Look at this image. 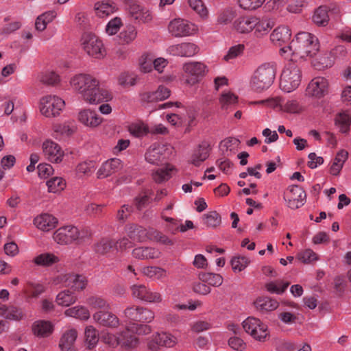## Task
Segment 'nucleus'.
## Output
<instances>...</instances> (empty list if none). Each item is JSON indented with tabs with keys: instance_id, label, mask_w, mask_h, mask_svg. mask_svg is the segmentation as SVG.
<instances>
[{
	"instance_id": "obj_23",
	"label": "nucleus",
	"mask_w": 351,
	"mask_h": 351,
	"mask_svg": "<svg viewBox=\"0 0 351 351\" xmlns=\"http://www.w3.org/2000/svg\"><path fill=\"white\" fill-rule=\"evenodd\" d=\"M78 120L84 125L90 128L97 127L102 122V118L97 112L90 109L81 110L78 114Z\"/></svg>"
},
{
	"instance_id": "obj_22",
	"label": "nucleus",
	"mask_w": 351,
	"mask_h": 351,
	"mask_svg": "<svg viewBox=\"0 0 351 351\" xmlns=\"http://www.w3.org/2000/svg\"><path fill=\"white\" fill-rule=\"evenodd\" d=\"M60 280L65 287H70L74 290L81 291L87 285L86 278L81 275L66 274L61 275Z\"/></svg>"
},
{
	"instance_id": "obj_16",
	"label": "nucleus",
	"mask_w": 351,
	"mask_h": 351,
	"mask_svg": "<svg viewBox=\"0 0 351 351\" xmlns=\"http://www.w3.org/2000/svg\"><path fill=\"white\" fill-rule=\"evenodd\" d=\"M119 347L123 351H132L138 348L140 340L132 330L130 325L119 332Z\"/></svg>"
},
{
	"instance_id": "obj_46",
	"label": "nucleus",
	"mask_w": 351,
	"mask_h": 351,
	"mask_svg": "<svg viewBox=\"0 0 351 351\" xmlns=\"http://www.w3.org/2000/svg\"><path fill=\"white\" fill-rule=\"evenodd\" d=\"M86 303L93 308H99L104 311L110 308L109 303L104 298L97 295L89 297L86 300Z\"/></svg>"
},
{
	"instance_id": "obj_52",
	"label": "nucleus",
	"mask_w": 351,
	"mask_h": 351,
	"mask_svg": "<svg viewBox=\"0 0 351 351\" xmlns=\"http://www.w3.org/2000/svg\"><path fill=\"white\" fill-rule=\"evenodd\" d=\"M47 185L49 192L57 193L64 189L66 182L62 178L54 177L47 182Z\"/></svg>"
},
{
	"instance_id": "obj_47",
	"label": "nucleus",
	"mask_w": 351,
	"mask_h": 351,
	"mask_svg": "<svg viewBox=\"0 0 351 351\" xmlns=\"http://www.w3.org/2000/svg\"><path fill=\"white\" fill-rule=\"evenodd\" d=\"M256 25L254 27V34L257 37L267 34L272 28L273 25L267 19L260 20L256 17Z\"/></svg>"
},
{
	"instance_id": "obj_61",
	"label": "nucleus",
	"mask_w": 351,
	"mask_h": 351,
	"mask_svg": "<svg viewBox=\"0 0 351 351\" xmlns=\"http://www.w3.org/2000/svg\"><path fill=\"white\" fill-rule=\"evenodd\" d=\"M130 326L134 334H137L138 335H149L152 330V327L147 324L132 323Z\"/></svg>"
},
{
	"instance_id": "obj_34",
	"label": "nucleus",
	"mask_w": 351,
	"mask_h": 351,
	"mask_svg": "<svg viewBox=\"0 0 351 351\" xmlns=\"http://www.w3.org/2000/svg\"><path fill=\"white\" fill-rule=\"evenodd\" d=\"M348 152L345 149L339 150L330 166V173L333 176H338L341 172L344 163L348 158Z\"/></svg>"
},
{
	"instance_id": "obj_28",
	"label": "nucleus",
	"mask_w": 351,
	"mask_h": 351,
	"mask_svg": "<svg viewBox=\"0 0 351 351\" xmlns=\"http://www.w3.org/2000/svg\"><path fill=\"white\" fill-rule=\"evenodd\" d=\"M256 16H243L235 20L234 22V27L239 33H249L254 29V27H256Z\"/></svg>"
},
{
	"instance_id": "obj_15",
	"label": "nucleus",
	"mask_w": 351,
	"mask_h": 351,
	"mask_svg": "<svg viewBox=\"0 0 351 351\" xmlns=\"http://www.w3.org/2000/svg\"><path fill=\"white\" fill-rule=\"evenodd\" d=\"M130 15L139 22L146 23L152 21V12L136 3V0H123Z\"/></svg>"
},
{
	"instance_id": "obj_60",
	"label": "nucleus",
	"mask_w": 351,
	"mask_h": 351,
	"mask_svg": "<svg viewBox=\"0 0 351 351\" xmlns=\"http://www.w3.org/2000/svg\"><path fill=\"white\" fill-rule=\"evenodd\" d=\"M244 45L239 44L231 47L227 54L224 56L223 60L226 61H230V60L234 59L237 57L241 56L243 53Z\"/></svg>"
},
{
	"instance_id": "obj_58",
	"label": "nucleus",
	"mask_w": 351,
	"mask_h": 351,
	"mask_svg": "<svg viewBox=\"0 0 351 351\" xmlns=\"http://www.w3.org/2000/svg\"><path fill=\"white\" fill-rule=\"evenodd\" d=\"M45 291V287L39 283L29 282L27 286V291L30 297L37 298Z\"/></svg>"
},
{
	"instance_id": "obj_42",
	"label": "nucleus",
	"mask_w": 351,
	"mask_h": 351,
	"mask_svg": "<svg viewBox=\"0 0 351 351\" xmlns=\"http://www.w3.org/2000/svg\"><path fill=\"white\" fill-rule=\"evenodd\" d=\"M76 300V295L69 290L62 291L56 296V302L62 306H69L74 304Z\"/></svg>"
},
{
	"instance_id": "obj_21",
	"label": "nucleus",
	"mask_w": 351,
	"mask_h": 351,
	"mask_svg": "<svg viewBox=\"0 0 351 351\" xmlns=\"http://www.w3.org/2000/svg\"><path fill=\"white\" fill-rule=\"evenodd\" d=\"M93 317L97 323L103 326L115 328L120 324L117 316L108 310L99 311L93 314Z\"/></svg>"
},
{
	"instance_id": "obj_11",
	"label": "nucleus",
	"mask_w": 351,
	"mask_h": 351,
	"mask_svg": "<svg viewBox=\"0 0 351 351\" xmlns=\"http://www.w3.org/2000/svg\"><path fill=\"white\" fill-rule=\"evenodd\" d=\"M130 289L132 297L141 301L159 303L162 300V295L159 292L153 291L144 285H134Z\"/></svg>"
},
{
	"instance_id": "obj_14",
	"label": "nucleus",
	"mask_w": 351,
	"mask_h": 351,
	"mask_svg": "<svg viewBox=\"0 0 351 351\" xmlns=\"http://www.w3.org/2000/svg\"><path fill=\"white\" fill-rule=\"evenodd\" d=\"M177 343V339L168 332H156L152 335V340L148 343L149 351H160V347L173 348Z\"/></svg>"
},
{
	"instance_id": "obj_6",
	"label": "nucleus",
	"mask_w": 351,
	"mask_h": 351,
	"mask_svg": "<svg viewBox=\"0 0 351 351\" xmlns=\"http://www.w3.org/2000/svg\"><path fill=\"white\" fill-rule=\"evenodd\" d=\"M242 324L245 331L257 341H265L269 336L267 326L259 319L249 317Z\"/></svg>"
},
{
	"instance_id": "obj_8",
	"label": "nucleus",
	"mask_w": 351,
	"mask_h": 351,
	"mask_svg": "<svg viewBox=\"0 0 351 351\" xmlns=\"http://www.w3.org/2000/svg\"><path fill=\"white\" fill-rule=\"evenodd\" d=\"M124 317L133 323H150L155 317L154 313L149 308L136 305L128 306L123 312Z\"/></svg>"
},
{
	"instance_id": "obj_29",
	"label": "nucleus",
	"mask_w": 351,
	"mask_h": 351,
	"mask_svg": "<svg viewBox=\"0 0 351 351\" xmlns=\"http://www.w3.org/2000/svg\"><path fill=\"white\" fill-rule=\"evenodd\" d=\"M77 337V332L75 329L71 328L66 330L62 335L59 343L62 351H77L74 343Z\"/></svg>"
},
{
	"instance_id": "obj_4",
	"label": "nucleus",
	"mask_w": 351,
	"mask_h": 351,
	"mask_svg": "<svg viewBox=\"0 0 351 351\" xmlns=\"http://www.w3.org/2000/svg\"><path fill=\"white\" fill-rule=\"evenodd\" d=\"M90 235L88 230L79 229L73 226L60 227L53 233V239L58 244L68 245L79 240L84 239Z\"/></svg>"
},
{
	"instance_id": "obj_27",
	"label": "nucleus",
	"mask_w": 351,
	"mask_h": 351,
	"mask_svg": "<svg viewBox=\"0 0 351 351\" xmlns=\"http://www.w3.org/2000/svg\"><path fill=\"white\" fill-rule=\"evenodd\" d=\"M94 8L96 15L99 18H105L117 11V4L111 0H103L95 3Z\"/></svg>"
},
{
	"instance_id": "obj_13",
	"label": "nucleus",
	"mask_w": 351,
	"mask_h": 351,
	"mask_svg": "<svg viewBox=\"0 0 351 351\" xmlns=\"http://www.w3.org/2000/svg\"><path fill=\"white\" fill-rule=\"evenodd\" d=\"M169 32L176 38L191 35L195 32V25L188 21L182 19H174L168 25Z\"/></svg>"
},
{
	"instance_id": "obj_64",
	"label": "nucleus",
	"mask_w": 351,
	"mask_h": 351,
	"mask_svg": "<svg viewBox=\"0 0 351 351\" xmlns=\"http://www.w3.org/2000/svg\"><path fill=\"white\" fill-rule=\"evenodd\" d=\"M298 258L304 263H308L317 259L316 254L311 249L301 252L298 255Z\"/></svg>"
},
{
	"instance_id": "obj_33",
	"label": "nucleus",
	"mask_w": 351,
	"mask_h": 351,
	"mask_svg": "<svg viewBox=\"0 0 351 351\" xmlns=\"http://www.w3.org/2000/svg\"><path fill=\"white\" fill-rule=\"evenodd\" d=\"M32 331L34 335L38 337H49L53 332V328L50 322L38 320L32 325Z\"/></svg>"
},
{
	"instance_id": "obj_63",
	"label": "nucleus",
	"mask_w": 351,
	"mask_h": 351,
	"mask_svg": "<svg viewBox=\"0 0 351 351\" xmlns=\"http://www.w3.org/2000/svg\"><path fill=\"white\" fill-rule=\"evenodd\" d=\"M119 332L117 334L107 333L103 335L102 339L104 342L112 348H117L119 346Z\"/></svg>"
},
{
	"instance_id": "obj_9",
	"label": "nucleus",
	"mask_w": 351,
	"mask_h": 351,
	"mask_svg": "<svg viewBox=\"0 0 351 351\" xmlns=\"http://www.w3.org/2000/svg\"><path fill=\"white\" fill-rule=\"evenodd\" d=\"M64 101L54 95H47L41 98L40 111L46 117H53L60 114L64 106Z\"/></svg>"
},
{
	"instance_id": "obj_38",
	"label": "nucleus",
	"mask_w": 351,
	"mask_h": 351,
	"mask_svg": "<svg viewBox=\"0 0 351 351\" xmlns=\"http://www.w3.org/2000/svg\"><path fill=\"white\" fill-rule=\"evenodd\" d=\"M335 124L341 132L348 133L351 125V115L348 112L339 113L335 118Z\"/></svg>"
},
{
	"instance_id": "obj_48",
	"label": "nucleus",
	"mask_w": 351,
	"mask_h": 351,
	"mask_svg": "<svg viewBox=\"0 0 351 351\" xmlns=\"http://www.w3.org/2000/svg\"><path fill=\"white\" fill-rule=\"evenodd\" d=\"M143 274L148 278L161 279L166 276V271L159 267L150 266L143 268Z\"/></svg>"
},
{
	"instance_id": "obj_45",
	"label": "nucleus",
	"mask_w": 351,
	"mask_h": 351,
	"mask_svg": "<svg viewBox=\"0 0 351 351\" xmlns=\"http://www.w3.org/2000/svg\"><path fill=\"white\" fill-rule=\"evenodd\" d=\"M114 246L115 241L108 238H104L95 245V250L98 254H106L110 252Z\"/></svg>"
},
{
	"instance_id": "obj_43",
	"label": "nucleus",
	"mask_w": 351,
	"mask_h": 351,
	"mask_svg": "<svg viewBox=\"0 0 351 351\" xmlns=\"http://www.w3.org/2000/svg\"><path fill=\"white\" fill-rule=\"evenodd\" d=\"M137 32L134 26L128 25L119 34V43L125 45L132 43L136 38Z\"/></svg>"
},
{
	"instance_id": "obj_59",
	"label": "nucleus",
	"mask_w": 351,
	"mask_h": 351,
	"mask_svg": "<svg viewBox=\"0 0 351 351\" xmlns=\"http://www.w3.org/2000/svg\"><path fill=\"white\" fill-rule=\"evenodd\" d=\"M122 26V21L119 17H114L110 20L106 27V32L108 35H114Z\"/></svg>"
},
{
	"instance_id": "obj_32",
	"label": "nucleus",
	"mask_w": 351,
	"mask_h": 351,
	"mask_svg": "<svg viewBox=\"0 0 351 351\" xmlns=\"http://www.w3.org/2000/svg\"><path fill=\"white\" fill-rule=\"evenodd\" d=\"M175 171V167L170 164H167L163 168H160L153 171L152 177L156 183L160 184L169 180L172 177V175Z\"/></svg>"
},
{
	"instance_id": "obj_35",
	"label": "nucleus",
	"mask_w": 351,
	"mask_h": 351,
	"mask_svg": "<svg viewBox=\"0 0 351 351\" xmlns=\"http://www.w3.org/2000/svg\"><path fill=\"white\" fill-rule=\"evenodd\" d=\"M254 305L258 311L267 312L276 309L278 306V302L268 297H261L256 300Z\"/></svg>"
},
{
	"instance_id": "obj_18",
	"label": "nucleus",
	"mask_w": 351,
	"mask_h": 351,
	"mask_svg": "<svg viewBox=\"0 0 351 351\" xmlns=\"http://www.w3.org/2000/svg\"><path fill=\"white\" fill-rule=\"evenodd\" d=\"M167 150L164 145L154 144L147 150L145 160L150 164L158 165L166 159Z\"/></svg>"
},
{
	"instance_id": "obj_53",
	"label": "nucleus",
	"mask_w": 351,
	"mask_h": 351,
	"mask_svg": "<svg viewBox=\"0 0 351 351\" xmlns=\"http://www.w3.org/2000/svg\"><path fill=\"white\" fill-rule=\"evenodd\" d=\"M1 315L4 316L7 319L19 320L23 317V314L21 309L15 306L5 308L3 306V312L1 313Z\"/></svg>"
},
{
	"instance_id": "obj_12",
	"label": "nucleus",
	"mask_w": 351,
	"mask_h": 351,
	"mask_svg": "<svg viewBox=\"0 0 351 351\" xmlns=\"http://www.w3.org/2000/svg\"><path fill=\"white\" fill-rule=\"evenodd\" d=\"M328 80L324 77H316L311 80L306 88V94L315 99L324 97L329 93Z\"/></svg>"
},
{
	"instance_id": "obj_57",
	"label": "nucleus",
	"mask_w": 351,
	"mask_h": 351,
	"mask_svg": "<svg viewBox=\"0 0 351 351\" xmlns=\"http://www.w3.org/2000/svg\"><path fill=\"white\" fill-rule=\"evenodd\" d=\"M189 6L195 11L201 17H206L208 10L202 0H188Z\"/></svg>"
},
{
	"instance_id": "obj_36",
	"label": "nucleus",
	"mask_w": 351,
	"mask_h": 351,
	"mask_svg": "<svg viewBox=\"0 0 351 351\" xmlns=\"http://www.w3.org/2000/svg\"><path fill=\"white\" fill-rule=\"evenodd\" d=\"M328 8L321 5L317 8L313 16V21L318 26H326L329 21Z\"/></svg>"
},
{
	"instance_id": "obj_31",
	"label": "nucleus",
	"mask_w": 351,
	"mask_h": 351,
	"mask_svg": "<svg viewBox=\"0 0 351 351\" xmlns=\"http://www.w3.org/2000/svg\"><path fill=\"white\" fill-rule=\"evenodd\" d=\"M132 254L137 259H154L160 257V252L158 249L151 247H139L134 248Z\"/></svg>"
},
{
	"instance_id": "obj_7",
	"label": "nucleus",
	"mask_w": 351,
	"mask_h": 351,
	"mask_svg": "<svg viewBox=\"0 0 351 351\" xmlns=\"http://www.w3.org/2000/svg\"><path fill=\"white\" fill-rule=\"evenodd\" d=\"M81 41L84 50L88 56L97 59L105 56L106 51L103 43L95 35L85 33L82 35Z\"/></svg>"
},
{
	"instance_id": "obj_39",
	"label": "nucleus",
	"mask_w": 351,
	"mask_h": 351,
	"mask_svg": "<svg viewBox=\"0 0 351 351\" xmlns=\"http://www.w3.org/2000/svg\"><path fill=\"white\" fill-rule=\"evenodd\" d=\"M97 165L94 160H86L80 162L75 168L76 174L79 177L89 176L96 169Z\"/></svg>"
},
{
	"instance_id": "obj_44",
	"label": "nucleus",
	"mask_w": 351,
	"mask_h": 351,
	"mask_svg": "<svg viewBox=\"0 0 351 351\" xmlns=\"http://www.w3.org/2000/svg\"><path fill=\"white\" fill-rule=\"evenodd\" d=\"M204 224L208 228H217L221 223V215L217 211H210L202 217Z\"/></svg>"
},
{
	"instance_id": "obj_10",
	"label": "nucleus",
	"mask_w": 351,
	"mask_h": 351,
	"mask_svg": "<svg viewBox=\"0 0 351 351\" xmlns=\"http://www.w3.org/2000/svg\"><path fill=\"white\" fill-rule=\"evenodd\" d=\"M306 193L298 185L289 186L284 193V199L287 203V206L293 210L302 206L306 202Z\"/></svg>"
},
{
	"instance_id": "obj_49",
	"label": "nucleus",
	"mask_w": 351,
	"mask_h": 351,
	"mask_svg": "<svg viewBox=\"0 0 351 351\" xmlns=\"http://www.w3.org/2000/svg\"><path fill=\"white\" fill-rule=\"evenodd\" d=\"M34 261L38 265L49 266L58 263L59 258L53 254L45 253L37 256Z\"/></svg>"
},
{
	"instance_id": "obj_1",
	"label": "nucleus",
	"mask_w": 351,
	"mask_h": 351,
	"mask_svg": "<svg viewBox=\"0 0 351 351\" xmlns=\"http://www.w3.org/2000/svg\"><path fill=\"white\" fill-rule=\"evenodd\" d=\"M70 84L71 87L88 104H99L111 98L110 94L107 90L100 88L99 80L91 75L84 73L75 75L71 79Z\"/></svg>"
},
{
	"instance_id": "obj_37",
	"label": "nucleus",
	"mask_w": 351,
	"mask_h": 351,
	"mask_svg": "<svg viewBox=\"0 0 351 351\" xmlns=\"http://www.w3.org/2000/svg\"><path fill=\"white\" fill-rule=\"evenodd\" d=\"M198 278L202 282L213 287H219L223 281V277L220 274L213 273L200 272Z\"/></svg>"
},
{
	"instance_id": "obj_5",
	"label": "nucleus",
	"mask_w": 351,
	"mask_h": 351,
	"mask_svg": "<svg viewBox=\"0 0 351 351\" xmlns=\"http://www.w3.org/2000/svg\"><path fill=\"white\" fill-rule=\"evenodd\" d=\"M301 82V71L293 63L289 64L282 71L280 86L285 92L289 93L298 87Z\"/></svg>"
},
{
	"instance_id": "obj_56",
	"label": "nucleus",
	"mask_w": 351,
	"mask_h": 351,
	"mask_svg": "<svg viewBox=\"0 0 351 351\" xmlns=\"http://www.w3.org/2000/svg\"><path fill=\"white\" fill-rule=\"evenodd\" d=\"M265 0H238L239 5L245 10H254L260 8Z\"/></svg>"
},
{
	"instance_id": "obj_26",
	"label": "nucleus",
	"mask_w": 351,
	"mask_h": 351,
	"mask_svg": "<svg viewBox=\"0 0 351 351\" xmlns=\"http://www.w3.org/2000/svg\"><path fill=\"white\" fill-rule=\"evenodd\" d=\"M291 31L287 26L276 27L270 35L271 42L278 46L289 43L291 40Z\"/></svg>"
},
{
	"instance_id": "obj_41",
	"label": "nucleus",
	"mask_w": 351,
	"mask_h": 351,
	"mask_svg": "<svg viewBox=\"0 0 351 351\" xmlns=\"http://www.w3.org/2000/svg\"><path fill=\"white\" fill-rule=\"evenodd\" d=\"M183 69L186 73L191 76L197 77L204 75L205 73L206 66L201 62H192L185 64Z\"/></svg>"
},
{
	"instance_id": "obj_20",
	"label": "nucleus",
	"mask_w": 351,
	"mask_h": 351,
	"mask_svg": "<svg viewBox=\"0 0 351 351\" xmlns=\"http://www.w3.org/2000/svg\"><path fill=\"white\" fill-rule=\"evenodd\" d=\"M123 167L122 161L117 158H110L102 163L97 171L98 179H104L117 173Z\"/></svg>"
},
{
	"instance_id": "obj_50",
	"label": "nucleus",
	"mask_w": 351,
	"mask_h": 351,
	"mask_svg": "<svg viewBox=\"0 0 351 351\" xmlns=\"http://www.w3.org/2000/svg\"><path fill=\"white\" fill-rule=\"evenodd\" d=\"M235 15V11L232 8H226L219 12L217 23L220 25L228 24L234 19Z\"/></svg>"
},
{
	"instance_id": "obj_54",
	"label": "nucleus",
	"mask_w": 351,
	"mask_h": 351,
	"mask_svg": "<svg viewBox=\"0 0 351 351\" xmlns=\"http://www.w3.org/2000/svg\"><path fill=\"white\" fill-rule=\"evenodd\" d=\"M249 263L248 258L245 256L234 257L230 261L232 268L234 272L243 271Z\"/></svg>"
},
{
	"instance_id": "obj_40",
	"label": "nucleus",
	"mask_w": 351,
	"mask_h": 351,
	"mask_svg": "<svg viewBox=\"0 0 351 351\" xmlns=\"http://www.w3.org/2000/svg\"><path fill=\"white\" fill-rule=\"evenodd\" d=\"M64 315L68 317H73L82 320H86L90 317L88 310L82 306L69 308L64 311Z\"/></svg>"
},
{
	"instance_id": "obj_25",
	"label": "nucleus",
	"mask_w": 351,
	"mask_h": 351,
	"mask_svg": "<svg viewBox=\"0 0 351 351\" xmlns=\"http://www.w3.org/2000/svg\"><path fill=\"white\" fill-rule=\"evenodd\" d=\"M34 223L38 229L48 232L56 226L58 219L52 215L44 213L37 216L34 219Z\"/></svg>"
},
{
	"instance_id": "obj_2",
	"label": "nucleus",
	"mask_w": 351,
	"mask_h": 351,
	"mask_svg": "<svg viewBox=\"0 0 351 351\" xmlns=\"http://www.w3.org/2000/svg\"><path fill=\"white\" fill-rule=\"evenodd\" d=\"M319 49V43L317 38L308 32H300L296 35L295 40L291 45L280 49L281 53L288 51L301 54V56H315Z\"/></svg>"
},
{
	"instance_id": "obj_55",
	"label": "nucleus",
	"mask_w": 351,
	"mask_h": 351,
	"mask_svg": "<svg viewBox=\"0 0 351 351\" xmlns=\"http://www.w3.org/2000/svg\"><path fill=\"white\" fill-rule=\"evenodd\" d=\"M86 343L88 347L94 346L98 342V335L97 330L92 326L86 327L85 330Z\"/></svg>"
},
{
	"instance_id": "obj_24",
	"label": "nucleus",
	"mask_w": 351,
	"mask_h": 351,
	"mask_svg": "<svg viewBox=\"0 0 351 351\" xmlns=\"http://www.w3.org/2000/svg\"><path fill=\"white\" fill-rule=\"evenodd\" d=\"M128 237L134 242H144L149 239V232L143 226L130 224L126 228Z\"/></svg>"
},
{
	"instance_id": "obj_3",
	"label": "nucleus",
	"mask_w": 351,
	"mask_h": 351,
	"mask_svg": "<svg viewBox=\"0 0 351 351\" xmlns=\"http://www.w3.org/2000/svg\"><path fill=\"white\" fill-rule=\"evenodd\" d=\"M276 73L274 62L261 64L254 71L250 80V86L256 91H262L269 88L273 84Z\"/></svg>"
},
{
	"instance_id": "obj_62",
	"label": "nucleus",
	"mask_w": 351,
	"mask_h": 351,
	"mask_svg": "<svg viewBox=\"0 0 351 351\" xmlns=\"http://www.w3.org/2000/svg\"><path fill=\"white\" fill-rule=\"evenodd\" d=\"M59 76L53 71L46 72L40 75V81L47 85H54L59 82Z\"/></svg>"
},
{
	"instance_id": "obj_19",
	"label": "nucleus",
	"mask_w": 351,
	"mask_h": 351,
	"mask_svg": "<svg viewBox=\"0 0 351 351\" xmlns=\"http://www.w3.org/2000/svg\"><path fill=\"white\" fill-rule=\"evenodd\" d=\"M167 51L175 56L192 57L198 53L199 47L192 43H182L171 45Z\"/></svg>"
},
{
	"instance_id": "obj_17",
	"label": "nucleus",
	"mask_w": 351,
	"mask_h": 351,
	"mask_svg": "<svg viewBox=\"0 0 351 351\" xmlns=\"http://www.w3.org/2000/svg\"><path fill=\"white\" fill-rule=\"evenodd\" d=\"M42 149L43 154L47 160L54 163H59L62 160L64 152L58 143L47 140L43 143Z\"/></svg>"
},
{
	"instance_id": "obj_51",
	"label": "nucleus",
	"mask_w": 351,
	"mask_h": 351,
	"mask_svg": "<svg viewBox=\"0 0 351 351\" xmlns=\"http://www.w3.org/2000/svg\"><path fill=\"white\" fill-rule=\"evenodd\" d=\"M129 132L136 137H143L149 132L147 125L143 123H132L129 126Z\"/></svg>"
},
{
	"instance_id": "obj_30",
	"label": "nucleus",
	"mask_w": 351,
	"mask_h": 351,
	"mask_svg": "<svg viewBox=\"0 0 351 351\" xmlns=\"http://www.w3.org/2000/svg\"><path fill=\"white\" fill-rule=\"evenodd\" d=\"M209 146L206 143L198 145L191 154L190 162L196 167H199L202 162L209 156Z\"/></svg>"
}]
</instances>
